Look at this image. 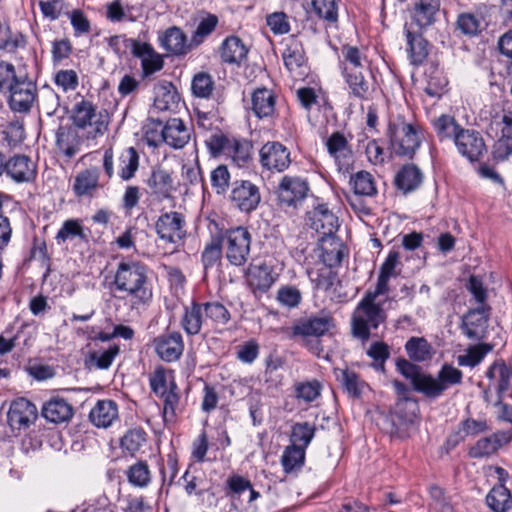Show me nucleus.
Masks as SVG:
<instances>
[{
  "mask_svg": "<svg viewBox=\"0 0 512 512\" xmlns=\"http://www.w3.org/2000/svg\"><path fill=\"white\" fill-rule=\"evenodd\" d=\"M112 289L126 294L132 308L147 305L153 296L148 268L141 262H120L115 271Z\"/></svg>",
  "mask_w": 512,
  "mask_h": 512,
  "instance_id": "1",
  "label": "nucleus"
},
{
  "mask_svg": "<svg viewBox=\"0 0 512 512\" xmlns=\"http://www.w3.org/2000/svg\"><path fill=\"white\" fill-rule=\"evenodd\" d=\"M387 319L382 302H373L362 298L357 304L351 317V332L353 337L367 342L376 330Z\"/></svg>",
  "mask_w": 512,
  "mask_h": 512,
  "instance_id": "2",
  "label": "nucleus"
},
{
  "mask_svg": "<svg viewBox=\"0 0 512 512\" xmlns=\"http://www.w3.org/2000/svg\"><path fill=\"white\" fill-rule=\"evenodd\" d=\"M463 373L452 365L444 364L436 376L422 373L415 379L414 390L428 399H437L453 385L461 384Z\"/></svg>",
  "mask_w": 512,
  "mask_h": 512,
  "instance_id": "3",
  "label": "nucleus"
},
{
  "mask_svg": "<svg viewBox=\"0 0 512 512\" xmlns=\"http://www.w3.org/2000/svg\"><path fill=\"white\" fill-rule=\"evenodd\" d=\"M392 151L398 156L411 158L421 144L419 128L398 117L390 121L387 131Z\"/></svg>",
  "mask_w": 512,
  "mask_h": 512,
  "instance_id": "4",
  "label": "nucleus"
},
{
  "mask_svg": "<svg viewBox=\"0 0 512 512\" xmlns=\"http://www.w3.org/2000/svg\"><path fill=\"white\" fill-rule=\"evenodd\" d=\"M73 121L76 128H89L87 138L95 139L107 131L109 115L105 109L97 110L91 102L82 100L75 105Z\"/></svg>",
  "mask_w": 512,
  "mask_h": 512,
  "instance_id": "5",
  "label": "nucleus"
},
{
  "mask_svg": "<svg viewBox=\"0 0 512 512\" xmlns=\"http://www.w3.org/2000/svg\"><path fill=\"white\" fill-rule=\"evenodd\" d=\"M225 242V256L234 266H243L249 259L251 234L244 227H236L219 234Z\"/></svg>",
  "mask_w": 512,
  "mask_h": 512,
  "instance_id": "6",
  "label": "nucleus"
},
{
  "mask_svg": "<svg viewBox=\"0 0 512 512\" xmlns=\"http://www.w3.org/2000/svg\"><path fill=\"white\" fill-rule=\"evenodd\" d=\"M185 219L179 212L163 213L155 223V230L160 240L173 245V251L178 248L186 236Z\"/></svg>",
  "mask_w": 512,
  "mask_h": 512,
  "instance_id": "7",
  "label": "nucleus"
},
{
  "mask_svg": "<svg viewBox=\"0 0 512 512\" xmlns=\"http://www.w3.org/2000/svg\"><path fill=\"white\" fill-rule=\"evenodd\" d=\"M335 328V320L330 313L320 312L298 320L291 328L293 337L319 338Z\"/></svg>",
  "mask_w": 512,
  "mask_h": 512,
  "instance_id": "8",
  "label": "nucleus"
},
{
  "mask_svg": "<svg viewBox=\"0 0 512 512\" xmlns=\"http://www.w3.org/2000/svg\"><path fill=\"white\" fill-rule=\"evenodd\" d=\"M307 224L319 234L321 240L333 236L339 228L338 217L329 209L327 204L321 203L308 211Z\"/></svg>",
  "mask_w": 512,
  "mask_h": 512,
  "instance_id": "9",
  "label": "nucleus"
},
{
  "mask_svg": "<svg viewBox=\"0 0 512 512\" xmlns=\"http://www.w3.org/2000/svg\"><path fill=\"white\" fill-rule=\"evenodd\" d=\"M308 182L299 176H284L277 189L278 200L287 207H297L307 196Z\"/></svg>",
  "mask_w": 512,
  "mask_h": 512,
  "instance_id": "10",
  "label": "nucleus"
},
{
  "mask_svg": "<svg viewBox=\"0 0 512 512\" xmlns=\"http://www.w3.org/2000/svg\"><path fill=\"white\" fill-rule=\"evenodd\" d=\"M230 200L241 211L251 212L258 207L261 194L258 186L251 181L236 180L232 183Z\"/></svg>",
  "mask_w": 512,
  "mask_h": 512,
  "instance_id": "11",
  "label": "nucleus"
},
{
  "mask_svg": "<svg viewBox=\"0 0 512 512\" xmlns=\"http://www.w3.org/2000/svg\"><path fill=\"white\" fill-rule=\"evenodd\" d=\"M9 94V104L12 110L17 112L28 111L36 95L35 84L28 79L26 75L20 74V76L12 84L10 90H7Z\"/></svg>",
  "mask_w": 512,
  "mask_h": 512,
  "instance_id": "12",
  "label": "nucleus"
},
{
  "mask_svg": "<svg viewBox=\"0 0 512 512\" xmlns=\"http://www.w3.org/2000/svg\"><path fill=\"white\" fill-rule=\"evenodd\" d=\"M259 154L262 166L271 172L280 173L290 166V151L280 142H267Z\"/></svg>",
  "mask_w": 512,
  "mask_h": 512,
  "instance_id": "13",
  "label": "nucleus"
},
{
  "mask_svg": "<svg viewBox=\"0 0 512 512\" xmlns=\"http://www.w3.org/2000/svg\"><path fill=\"white\" fill-rule=\"evenodd\" d=\"M36 406L25 398L14 400L9 408L7 419L12 430H25L37 419Z\"/></svg>",
  "mask_w": 512,
  "mask_h": 512,
  "instance_id": "14",
  "label": "nucleus"
},
{
  "mask_svg": "<svg viewBox=\"0 0 512 512\" xmlns=\"http://www.w3.org/2000/svg\"><path fill=\"white\" fill-rule=\"evenodd\" d=\"M458 152L471 162L478 161L487 152L481 134L473 129L463 128L454 142Z\"/></svg>",
  "mask_w": 512,
  "mask_h": 512,
  "instance_id": "15",
  "label": "nucleus"
},
{
  "mask_svg": "<svg viewBox=\"0 0 512 512\" xmlns=\"http://www.w3.org/2000/svg\"><path fill=\"white\" fill-rule=\"evenodd\" d=\"M440 7L441 0H415L410 25L419 30H426L437 21Z\"/></svg>",
  "mask_w": 512,
  "mask_h": 512,
  "instance_id": "16",
  "label": "nucleus"
},
{
  "mask_svg": "<svg viewBox=\"0 0 512 512\" xmlns=\"http://www.w3.org/2000/svg\"><path fill=\"white\" fill-rule=\"evenodd\" d=\"M160 46L174 56H185L195 48L192 39L188 41L187 35L177 26L169 27L159 36Z\"/></svg>",
  "mask_w": 512,
  "mask_h": 512,
  "instance_id": "17",
  "label": "nucleus"
},
{
  "mask_svg": "<svg viewBox=\"0 0 512 512\" xmlns=\"http://www.w3.org/2000/svg\"><path fill=\"white\" fill-rule=\"evenodd\" d=\"M132 54L141 60L144 78L160 71L164 67L163 56L157 53L149 43L132 40Z\"/></svg>",
  "mask_w": 512,
  "mask_h": 512,
  "instance_id": "18",
  "label": "nucleus"
},
{
  "mask_svg": "<svg viewBox=\"0 0 512 512\" xmlns=\"http://www.w3.org/2000/svg\"><path fill=\"white\" fill-rule=\"evenodd\" d=\"M100 171L96 167L84 169L76 174L72 191L79 198H93L103 187L99 181Z\"/></svg>",
  "mask_w": 512,
  "mask_h": 512,
  "instance_id": "19",
  "label": "nucleus"
},
{
  "mask_svg": "<svg viewBox=\"0 0 512 512\" xmlns=\"http://www.w3.org/2000/svg\"><path fill=\"white\" fill-rule=\"evenodd\" d=\"M489 307L482 305L470 310L463 319L462 329L464 334L473 340L483 339L489 319Z\"/></svg>",
  "mask_w": 512,
  "mask_h": 512,
  "instance_id": "20",
  "label": "nucleus"
},
{
  "mask_svg": "<svg viewBox=\"0 0 512 512\" xmlns=\"http://www.w3.org/2000/svg\"><path fill=\"white\" fill-rule=\"evenodd\" d=\"M157 355L166 362L178 360L184 350V343L179 332L160 335L154 340Z\"/></svg>",
  "mask_w": 512,
  "mask_h": 512,
  "instance_id": "21",
  "label": "nucleus"
},
{
  "mask_svg": "<svg viewBox=\"0 0 512 512\" xmlns=\"http://www.w3.org/2000/svg\"><path fill=\"white\" fill-rule=\"evenodd\" d=\"M83 137L74 126H60L56 132V146L66 158H73L81 150Z\"/></svg>",
  "mask_w": 512,
  "mask_h": 512,
  "instance_id": "22",
  "label": "nucleus"
},
{
  "mask_svg": "<svg viewBox=\"0 0 512 512\" xmlns=\"http://www.w3.org/2000/svg\"><path fill=\"white\" fill-rule=\"evenodd\" d=\"M5 172L16 182H28L34 179L36 168L28 156L18 154L5 159Z\"/></svg>",
  "mask_w": 512,
  "mask_h": 512,
  "instance_id": "23",
  "label": "nucleus"
},
{
  "mask_svg": "<svg viewBox=\"0 0 512 512\" xmlns=\"http://www.w3.org/2000/svg\"><path fill=\"white\" fill-rule=\"evenodd\" d=\"M512 434L510 432L499 431L488 437L479 439L469 450L472 458L489 457L500 447L510 442Z\"/></svg>",
  "mask_w": 512,
  "mask_h": 512,
  "instance_id": "24",
  "label": "nucleus"
},
{
  "mask_svg": "<svg viewBox=\"0 0 512 512\" xmlns=\"http://www.w3.org/2000/svg\"><path fill=\"white\" fill-rule=\"evenodd\" d=\"M246 282L251 291L266 292L275 282L271 268L266 264H251L246 271Z\"/></svg>",
  "mask_w": 512,
  "mask_h": 512,
  "instance_id": "25",
  "label": "nucleus"
},
{
  "mask_svg": "<svg viewBox=\"0 0 512 512\" xmlns=\"http://www.w3.org/2000/svg\"><path fill=\"white\" fill-rule=\"evenodd\" d=\"M424 30L415 29V26L406 25L404 33L407 39L409 57L414 65H419L428 56V42L422 36Z\"/></svg>",
  "mask_w": 512,
  "mask_h": 512,
  "instance_id": "26",
  "label": "nucleus"
},
{
  "mask_svg": "<svg viewBox=\"0 0 512 512\" xmlns=\"http://www.w3.org/2000/svg\"><path fill=\"white\" fill-rule=\"evenodd\" d=\"M192 129L180 118H171L165 122V144L174 149L183 148L191 138Z\"/></svg>",
  "mask_w": 512,
  "mask_h": 512,
  "instance_id": "27",
  "label": "nucleus"
},
{
  "mask_svg": "<svg viewBox=\"0 0 512 512\" xmlns=\"http://www.w3.org/2000/svg\"><path fill=\"white\" fill-rule=\"evenodd\" d=\"M150 194L157 200L169 199L174 191L173 179L170 173L164 169L153 170L147 180Z\"/></svg>",
  "mask_w": 512,
  "mask_h": 512,
  "instance_id": "28",
  "label": "nucleus"
},
{
  "mask_svg": "<svg viewBox=\"0 0 512 512\" xmlns=\"http://www.w3.org/2000/svg\"><path fill=\"white\" fill-rule=\"evenodd\" d=\"M42 415L52 423L67 422L73 416V407L65 399L54 397L43 405Z\"/></svg>",
  "mask_w": 512,
  "mask_h": 512,
  "instance_id": "29",
  "label": "nucleus"
},
{
  "mask_svg": "<svg viewBox=\"0 0 512 512\" xmlns=\"http://www.w3.org/2000/svg\"><path fill=\"white\" fill-rule=\"evenodd\" d=\"M247 53V47L237 36L227 37L220 46V58L227 64L240 65L246 59Z\"/></svg>",
  "mask_w": 512,
  "mask_h": 512,
  "instance_id": "30",
  "label": "nucleus"
},
{
  "mask_svg": "<svg viewBox=\"0 0 512 512\" xmlns=\"http://www.w3.org/2000/svg\"><path fill=\"white\" fill-rule=\"evenodd\" d=\"M418 413L419 405L415 399L399 398L392 411L393 422L398 426L413 424L418 417Z\"/></svg>",
  "mask_w": 512,
  "mask_h": 512,
  "instance_id": "31",
  "label": "nucleus"
},
{
  "mask_svg": "<svg viewBox=\"0 0 512 512\" xmlns=\"http://www.w3.org/2000/svg\"><path fill=\"white\" fill-rule=\"evenodd\" d=\"M252 110L258 118L270 117L275 112V95L266 87L257 88L251 96Z\"/></svg>",
  "mask_w": 512,
  "mask_h": 512,
  "instance_id": "32",
  "label": "nucleus"
},
{
  "mask_svg": "<svg viewBox=\"0 0 512 512\" xmlns=\"http://www.w3.org/2000/svg\"><path fill=\"white\" fill-rule=\"evenodd\" d=\"M117 417V405L111 400L98 401L89 414L91 422L95 426L102 428L109 427Z\"/></svg>",
  "mask_w": 512,
  "mask_h": 512,
  "instance_id": "33",
  "label": "nucleus"
},
{
  "mask_svg": "<svg viewBox=\"0 0 512 512\" xmlns=\"http://www.w3.org/2000/svg\"><path fill=\"white\" fill-rule=\"evenodd\" d=\"M422 180L421 170L414 164H407L396 174L395 184L404 193H408L418 188Z\"/></svg>",
  "mask_w": 512,
  "mask_h": 512,
  "instance_id": "34",
  "label": "nucleus"
},
{
  "mask_svg": "<svg viewBox=\"0 0 512 512\" xmlns=\"http://www.w3.org/2000/svg\"><path fill=\"white\" fill-rule=\"evenodd\" d=\"M433 127L440 142H455L458 134L462 131L461 127L454 117L441 115L433 121Z\"/></svg>",
  "mask_w": 512,
  "mask_h": 512,
  "instance_id": "35",
  "label": "nucleus"
},
{
  "mask_svg": "<svg viewBox=\"0 0 512 512\" xmlns=\"http://www.w3.org/2000/svg\"><path fill=\"white\" fill-rule=\"evenodd\" d=\"M203 312V305L200 303L192 302L190 306H185L181 325L188 335H197L201 331Z\"/></svg>",
  "mask_w": 512,
  "mask_h": 512,
  "instance_id": "36",
  "label": "nucleus"
},
{
  "mask_svg": "<svg viewBox=\"0 0 512 512\" xmlns=\"http://www.w3.org/2000/svg\"><path fill=\"white\" fill-rule=\"evenodd\" d=\"M486 503L494 512H510L512 510L510 491L502 484L491 489L486 496Z\"/></svg>",
  "mask_w": 512,
  "mask_h": 512,
  "instance_id": "37",
  "label": "nucleus"
},
{
  "mask_svg": "<svg viewBox=\"0 0 512 512\" xmlns=\"http://www.w3.org/2000/svg\"><path fill=\"white\" fill-rule=\"evenodd\" d=\"M343 74L346 83L348 84L351 90V93L359 99H367L370 90V85L369 82L365 79L362 72L358 70L352 71V69L348 68L347 66H344Z\"/></svg>",
  "mask_w": 512,
  "mask_h": 512,
  "instance_id": "38",
  "label": "nucleus"
},
{
  "mask_svg": "<svg viewBox=\"0 0 512 512\" xmlns=\"http://www.w3.org/2000/svg\"><path fill=\"white\" fill-rule=\"evenodd\" d=\"M218 23L219 19L215 14L207 13L200 17L197 27L191 36L192 46H195V48L200 46L213 33Z\"/></svg>",
  "mask_w": 512,
  "mask_h": 512,
  "instance_id": "39",
  "label": "nucleus"
},
{
  "mask_svg": "<svg viewBox=\"0 0 512 512\" xmlns=\"http://www.w3.org/2000/svg\"><path fill=\"white\" fill-rule=\"evenodd\" d=\"M409 358L416 362H423L432 357V347L423 337H412L405 344Z\"/></svg>",
  "mask_w": 512,
  "mask_h": 512,
  "instance_id": "40",
  "label": "nucleus"
},
{
  "mask_svg": "<svg viewBox=\"0 0 512 512\" xmlns=\"http://www.w3.org/2000/svg\"><path fill=\"white\" fill-rule=\"evenodd\" d=\"M355 194L361 196H375L377 188L374 177L367 171H359L351 176L350 180Z\"/></svg>",
  "mask_w": 512,
  "mask_h": 512,
  "instance_id": "41",
  "label": "nucleus"
},
{
  "mask_svg": "<svg viewBox=\"0 0 512 512\" xmlns=\"http://www.w3.org/2000/svg\"><path fill=\"white\" fill-rule=\"evenodd\" d=\"M493 345L489 343H481L467 348L465 354L457 357L460 366L475 367L485 357L487 353L493 350Z\"/></svg>",
  "mask_w": 512,
  "mask_h": 512,
  "instance_id": "42",
  "label": "nucleus"
},
{
  "mask_svg": "<svg viewBox=\"0 0 512 512\" xmlns=\"http://www.w3.org/2000/svg\"><path fill=\"white\" fill-rule=\"evenodd\" d=\"M326 147L329 154L336 161L347 159L351 155V149L345 136L340 132L332 133L326 140Z\"/></svg>",
  "mask_w": 512,
  "mask_h": 512,
  "instance_id": "43",
  "label": "nucleus"
},
{
  "mask_svg": "<svg viewBox=\"0 0 512 512\" xmlns=\"http://www.w3.org/2000/svg\"><path fill=\"white\" fill-rule=\"evenodd\" d=\"M283 60L290 72L296 73L298 76L305 75L303 69L305 66V55L301 47L298 45L287 47L283 52Z\"/></svg>",
  "mask_w": 512,
  "mask_h": 512,
  "instance_id": "44",
  "label": "nucleus"
},
{
  "mask_svg": "<svg viewBox=\"0 0 512 512\" xmlns=\"http://www.w3.org/2000/svg\"><path fill=\"white\" fill-rule=\"evenodd\" d=\"M152 391L159 397L170 391L171 383H175L171 372L160 366L155 369L149 378Z\"/></svg>",
  "mask_w": 512,
  "mask_h": 512,
  "instance_id": "45",
  "label": "nucleus"
},
{
  "mask_svg": "<svg viewBox=\"0 0 512 512\" xmlns=\"http://www.w3.org/2000/svg\"><path fill=\"white\" fill-rule=\"evenodd\" d=\"M144 137L149 146L157 147L165 143V123L159 119L149 118L143 126Z\"/></svg>",
  "mask_w": 512,
  "mask_h": 512,
  "instance_id": "46",
  "label": "nucleus"
},
{
  "mask_svg": "<svg viewBox=\"0 0 512 512\" xmlns=\"http://www.w3.org/2000/svg\"><path fill=\"white\" fill-rule=\"evenodd\" d=\"M119 352L118 345H111L104 350H94L89 352L87 362L98 369H108Z\"/></svg>",
  "mask_w": 512,
  "mask_h": 512,
  "instance_id": "47",
  "label": "nucleus"
},
{
  "mask_svg": "<svg viewBox=\"0 0 512 512\" xmlns=\"http://www.w3.org/2000/svg\"><path fill=\"white\" fill-rule=\"evenodd\" d=\"M339 0H311L312 11L320 19L329 23H336L338 20Z\"/></svg>",
  "mask_w": 512,
  "mask_h": 512,
  "instance_id": "48",
  "label": "nucleus"
},
{
  "mask_svg": "<svg viewBox=\"0 0 512 512\" xmlns=\"http://www.w3.org/2000/svg\"><path fill=\"white\" fill-rule=\"evenodd\" d=\"M223 237L220 235L213 236L209 243L206 244L202 252V263L205 270L213 267L221 260Z\"/></svg>",
  "mask_w": 512,
  "mask_h": 512,
  "instance_id": "49",
  "label": "nucleus"
},
{
  "mask_svg": "<svg viewBox=\"0 0 512 512\" xmlns=\"http://www.w3.org/2000/svg\"><path fill=\"white\" fill-rule=\"evenodd\" d=\"M163 399V418L165 422H174L179 410L180 396L176 383H171L170 391L161 396Z\"/></svg>",
  "mask_w": 512,
  "mask_h": 512,
  "instance_id": "50",
  "label": "nucleus"
},
{
  "mask_svg": "<svg viewBox=\"0 0 512 512\" xmlns=\"http://www.w3.org/2000/svg\"><path fill=\"white\" fill-rule=\"evenodd\" d=\"M456 28L466 36H476L482 29V21L472 13H461L456 20Z\"/></svg>",
  "mask_w": 512,
  "mask_h": 512,
  "instance_id": "51",
  "label": "nucleus"
},
{
  "mask_svg": "<svg viewBox=\"0 0 512 512\" xmlns=\"http://www.w3.org/2000/svg\"><path fill=\"white\" fill-rule=\"evenodd\" d=\"M251 149L252 144L249 141L233 137L226 155L240 166L249 160Z\"/></svg>",
  "mask_w": 512,
  "mask_h": 512,
  "instance_id": "52",
  "label": "nucleus"
},
{
  "mask_svg": "<svg viewBox=\"0 0 512 512\" xmlns=\"http://www.w3.org/2000/svg\"><path fill=\"white\" fill-rule=\"evenodd\" d=\"M315 434V426L308 422L296 423L291 431V444L306 448Z\"/></svg>",
  "mask_w": 512,
  "mask_h": 512,
  "instance_id": "53",
  "label": "nucleus"
},
{
  "mask_svg": "<svg viewBox=\"0 0 512 512\" xmlns=\"http://www.w3.org/2000/svg\"><path fill=\"white\" fill-rule=\"evenodd\" d=\"M305 458V449L301 446L289 445L282 455V465L286 472L302 466Z\"/></svg>",
  "mask_w": 512,
  "mask_h": 512,
  "instance_id": "54",
  "label": "nucleus"
},
{
  "mask_svg": "<svg viewBox=\"0 0 512 512\" xmlns=\"http://www.w3.org/2000/svg\"><path fill=\"white\" fill-rule=\"evenodd\" d=\"M191 89L196 97L208 98L214 90V81L210 74L201 72L193 77Z\"/></svg>",
  "mask_w": 512,
  "mask_h": 512,
  "instance_id": "55",
  "label": "nucleus"
},
{
  "mask_svg": "<svg viewBox=\"0 0 512 512\" xmlns=\"http://www.w3.org/2000/svg\"><path fill=\"white\" fill-rule=\"evenodd\" d=\"M232 138L225 135L222 131L216 130L205 140V144L212 156L226 155Z\"/></svg>",
  "mask_w": 512,
  "mask_h": 512,
  "instance_id": "56",
  "label": "nucleus"
},
{
  "mask_svg": "<svg viewBox=\"0 0 512 512\" xmlns=\"http://www.w3.org/2000/svg\"><path fill=\"white\" fill-rule=\"evenodd\" d=\"M337 379L342 383L349 395L352 397L360 396L362 382L354 371L349 369L339 370Z\"/></svg>",
  "mask_w": 512,
  "mask_h": 512,
  "instance_id": "57",
  "label": "nucleus"
},
{
  "mask_svg": "<svg viewBox=\"0 0 512 512\" xmlns=\"http://www.w3.org/2000/svg\"><path fill=\"white\" fill-rule=\"evenodd\" d=\"M203 311L206 317L217 324H226L230 320V313L227 308L220 302L203 303Z\"/></svg>",
  "mask_w": 512,
  "mask_h": 512,
  "instance_id": "58",
  "label": "nucleus"
},
{
  "mask_svg": "<svg viewBox=\"0 0 512 512\" xmlns=\"http://www.w3.org/2000/svg\"><path fill=\"white\" fill-rule=\"evenodd\" d=\"M128 479L135 486L144 487L150 482V471L148 465L140 461L131 466L128 471Z\"/></svg>",
  "mask_w": 512,
  "mask_h": 512,
  "instance_id": "59",
  "label": "nucleus"
},
{
  "mask_svg": "<svg viewBox=\"0 0 512 512\" xmlns=\"http://www.w3.org/2000/svg\"><path fill=\"white\" fill-rule=\"evenodd\" d=\"M145 435L141 429L129 430L121 439V447L133 455L142 446Z\"/></svg>",
  "mask_w": 512,
  "mask_h": 512,
  "instance_id": "60",
  "label": "nucleus"
},
{
  "mask_svg": "<svg viewBox=\"0 0 512 512\" xmlns=\"http://www.w3.org/2000/svg\"><path fill=\"white\" fill-rule=\"evenodd\" d=\"M302 299L301 292L296 287L284 286L277 292V300L283 306L288 308L297 307Z\"/></svg>",
  "mask_w": 512,
  "mask_h": 512,
  "instance_id": "61",
  "label": "nucleus"
},
{
  "mask_svg": "<svg viewBox=\"0 0 512 512\" xmlns=\"http://www.w3.org/2000/svg\"><path fill=\"white\" fill-rule=\"evenodd\" d=\"M229 181L230 173L227 166L219 165L212 171L211 182L217 194H224L227 191L229 187Z\"/></svg>",
  "mask_w": 512,
  "mask_h": 512,
  "instance_id": "62",
  "label": "nucleus"
},
{
  "mask_svg": "<svg viewBox=\"0 0 512 512\" xmlns=\"http://www.w3.org/2000/svg\"><path fill=\"white\" fill-rule=\"evenodd\" d=\"M20 76L15 70V67L8 63L1 61L0 62V92L7 93V90H10L12 84L15 83V80Z\"/></svg>",
  "mask_w": 512,
  "mask_h": 512,
  "instance_id": "63",
  "label": "nucleus"
},
{
  "mask_svg": "<svg viewBox=\"0 0 512 512\" xmlns=\"http://www.w3.org/2000/svg\"><path fill=\"white\" fill-rule=\"evenodd\" d=\"M321 385L318 381L299 383L296 386V396L306 402H312L320 396Z\"/></svg>",
  "mask_w": 512,
  "mask_h": 512,
  "instance_id": "64",
  "label": "nucleus"
}]
</instances>
